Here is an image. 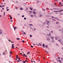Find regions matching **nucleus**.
<instances>
[{"label":"nucleus","instance_id":"f257e3e1","mask_svg":"<svg viewBox=\"0 0 63 63\" xmlns=\"http://www.w3.org/2000/svg\"><path fill=\"white\" fill-rule=\"evenodd\" d=\"M58 41L60 43H61L62 45H63V41L61 39H60L58 40Z\"/></svg>","mask_w":63,"mask_h":63},{"label":"nucleus","instance_id":"f03ea898","mask_svg":"<svg viewBox=\"0 0 63 63\" xmlns=\"http://www.w3.org/2000/svg\"><path fill=\"white\" fill-rule=\"evenodd\" d=\"M14 44H13L12 45V48H15V47H14Z\"/></svg>","mask_w":63,"mask_h":63},{"label":"nucleus","instance_id":"7ed1b4c3","mask_svg":"<svg viewBox=\"0 0 63 63\" xmlns=\"http://www.w3.org/2000/svg\"><path fill=\"white\" fill-rule=\"evenodd\" d=\"M62 11H63V10H60L59 11V13H61V12H62Z\"/></svg>","mask_w":63,"mask_h":63},{"label":"nucleus","instance_id":"20e7f679","mask_svg":"<svg viewBox=\"0 0 63 63\" xmlns=\"http://www.w3.org/2000/svg\"><path fill=\"white\" fill-rule=\"evenodd\" d=\"M50 23V22L49 21H48L47 23V24H48V23Z\"/></svg>","mask_w":63,"mask_h":63},{"label":"nucleus","instance_id":"39448f33","mask_svg":"<svg viewBox=\"0 0 63 63\" xmlns=\"http://www.w3.org/2000/svg\"><path fill=\"white\" fill-rule=\"evenodd\" d=\"M30 26H32L33 27V25L32 24H29Z\"/></svg>","mask_w":63,"mask_h":63},{"label":"nucleus","instance_id":"423d86ee","mask_svg":"<svg viewBox=\"0 0 63 63\" xmlns=\"http://www.w3.org/2000/svg\"><path fill=\"white\" fill-rule=\"evenodd\" d=\"M58 39V37H56L55 39H56V40H57Z\"/></svg>","mask_w":63,"mask_h":63},{"label":"nucleus","instance_id":"0eeeda50","mask_svg":"<svg viewBox=\"0 0 63 63\" xmlns=\"http://www.w3.org/2000/svg\"><path fill=\"white\" fill-rule=\"evenodd\" d=\"M52 39H54V37L52 36V37H51Z\"/></svg>","mask_w":63,"mask_h":63},{"label":"nucleus","instance_id":"6e6552de","mask_svg":"<svg viewBox=\"0 0 63 63\" xmlns=\"http://www.w3.org/2000/svg\"><path fill=\"white\" fill-rule=\"evenodd\" d=\"M43 47H45V44H43Z\"/></svg>","mask_w":63,"mask_h":63},{"label":"nucleus","instance_id":"1a4fd4ad","mask_svg":"<svg viewBox=\"0 0 63 63\" xmlns=\"http://www.w3.org/2000/svg\"><path fill=\"white\" fill-rule=\"evenodd\" d=\"M17 40H20V39H19V38H16Z\"/></svg>","mask_w":63,"mask_h":63},{"label":"nucleus","instance_id":"9d476101","mask_svg":"<svg viewBox=\"0 0 63 63\" xmlns=\"http://www.w3.org/2000/svg\"><path fill=\"white\" fill-rule=\"evenodd\" d=\"M16 58H18V55H16Z\"/></svg>","mask_w":63,"mask_h":63},{"label":"nucleus","instance_id":"9b49d317","mask_svg":"<svg viewBox=\"0 0 63 63\" xmlns=\"http://www.w3.org/2000/svg\"><path fill=\"white\" fill-rule=\"evenodd\" d=\"M56 24H59V23L58 22H56Z\"/></svg>","mask_w":63,"mask_h":63},{"label":"nucleus","instance_id":"f8f14e48","mask_svg":"<svg viewBox=\"0 0 63 63\" xmlns=\"http://www.w3.org/2000/svg\"><path fill=\"white\" fill-rule=\"evenodd\" d=\"M4 6H5V5H2V8H3V7H4Z\"/></svg>","mask_w":63,"mask_h":63},{"label":"nucleus","instance_id":"ddd939ff","mask_svg":"<svg viewBox=\"0 0 63 63\" xmlns=\"http://www.w3.org/2000/svg\"><path fill=\"white\" fill-rule=\"evenodd\" d=\"M59 4H60V5H61V2H59Z\"/></svg>","mask_w":63,"mask_h":63},{"label":"nucleus","instance_id":"4468645a","mask_svg":"<svg viewBox=\"0 0 63 63\" xmlns=\"http://www.w3.org/2000/svg\"><path fill=\"white\" fill-rule=\"evenodd\" d=\"M27 54H30V52H27Z\"/></svg>","mask_w":63,"mask_h":63},{"label":"nucleus","instance_id":"2eb2a0df","mask_svg":"<svg viewBox=\"0 0 63 63\" xmlns=\"http://www.w3.org/2000/svg\"><path fill=\"white\" fill-rule=\"evenodd\" d=\"M33 14H36V13H35V12H34L33 13Z\"/></svg>","mask_w":63,"mask_h":63},{"label":"nucleus","instance_id":"dca6fc26","mask_svg":"<svg viewBox=\"0 0 63 63\" xmlns=\"http://www.w3.org/2000/svg\"><path fill=\"white\" fill-rule=\"evenodd\" d=\"M53 9H56L57 10H59V9H56L54 8H53Z\"/></svg>","mask_w":63,"mask_h":63},{"label":"nucleus","instance_id":"f3484780","mask_svg":"<svg viewBox=\"0 0 63 63\" xmlns=\"http://www.w3.org/2000/svg\"><path fill=\"white\" fill-rule=\"evenodd\" d=\"M23 63H25V61H23Z\"/></svg>","mask_w":63,"mask_h":63},{"label":"nucleus","instance_id":"a211bd4d","mask_svg":"<svg viewBox=\"0 0 63 63\" xmlns=\"http://www.w3.org/2000/svg\"><path fill=\"white\" fill-rule=\"evenodd\" d=\"M22 42H23V43H24V40L22 41Z\"/></svg>","mask_w":63,"mask_h":63},{"label":"nucleus","instance_id":"6ab92c4d","mask_svg":"<svg viewBox=\"0 0 63 63\" xmlns=\"http://www.w3.org/2000/svg\"><path fill=\"white\" fill-rule=\"evenodd\" d=\"M43 24H44V25H45V24H46V23L45 22H44L43 23Z\"/></svg>","mask_w":63,"mask_h":63},{"label":"nucleus","instance_id":"aec40b11","mask_svg":"<svg viewBox=\"0 0 63 63\" xmlns=\"http://www.w3.org/2000/svg\"><path fill=\"white\" fill-rule=\"evenodd\" d=\"M30 10H32V8H31V7H30Z\"/></svg>","mask_w":63,"mask_h":63},{"label":"nucleus","instance_id":"412c9836","mask_svg":"<svg viewBox=\"0 0 63 63\" xmlns=\"http://www.w3.org/2000/svg\"><path fill=\"white\" fill-rule=\"evenodd\" d=\"M59 61L60 62V63H61V61L59 60Z\"/></svg>","mask_w":63,"mask_h":63},{"label":"nucleus","instance_id":"4be33fe9","mask_svg":"<svg viewBox=\"0 0 63 63\" xmlns=\"http://www.w3.org/2000/svg\"><path fill=\"white\" fill-rule=\"evenodd\" d=\"M54 12H58V11H54Z\"/></svg>","mask_w":63,"mask_h":63},{"label":"nucleus","instance_id":"5701e85b","mask_svg":"<svg viewBox=\"0 0 63 63\" xmlns=\"http://www.w3.org/2000/svg\"><path fill=\"white\" fill-rule=\"evenodd\" d=\"M31 17H33V16L32 15H31Z\"/></svg>","mask_w":63,"mask_h":63},{"label":"nucleus","instance_id":"b1692460","mask_svg":"<svg viewBox=\"0 0 63 63\" xmlns=\"http://www.w3.org/2000/svg\"><path fill=\"white\" fill-rule=\"evenodd\" d=\"M31 47H32V48H33V46H32V45H31Z\"/></svg>","mask_w":63,"mask_h":63},{"label":"nucleus","instance_id":"393cba45","mask_svg":"<svg viewBox=\"0 0 63 63\" xmlns=\"http://www.w3.org/2000/svg\"><path fill=\"white\" fill-rule=\"evenodd\" d=\"M15 9H17V10H18V8H17L16 7H15Z\"/></svg>","mask_w":63,"mask_h":63},{"label":"nucleus","instance_id":"a878e982","mask_svg":"<svg viewBox=\"0 0 63 63\" xmlns=\"http://www.w3.org/2000/svg\"><path fill=\"white\" fill-rule=\"evenodd\" d=\"M52 18H54V17L53 16H52Z\"/></svg>","mask_w":63,"mask_h":63},{"label":"nucleus","instance_id":"bb28decb","mask_svg":"<svg viewBox=\"0 0 63 63\" xmlns=\"http://www.w3.org/2000/svg\"><path fill=\"white\" fill-rule=\"evenodd\" d=\"M60 57H58V59H60Z\"/></svg>","mask_w":63,"mask_h":63},{"label":"nucleus","instance_id":"cd10ccee","mask_svg":"<svg viewBox=\"0 0 63 63\" xmlns=\"http://www.w3.org/2000/svg\"><path fill=\"white\" fill-rule=\"evenodd\" d=\"M5 12H4V16H5Z\"/></svg>","mask_w":63,"mask_h":63},{"label":"nucleus","instance_id":"c85d7f7f","mask_svg":"<svg viewBox=\"0 0 63 63\" xmlns=\"http://www.w3.org/2000/svg\"><path fill=\"white\" fill-rule=\"evenodd\" d=\"M42 15H40V17H42Z\"/></svg>","mask_w":63,"mask_h":63},{"label":"nucleus","instance_id":"c756f323","mask_svg":"<svg viewBox=\"0 0 63 63\" xmlns=\"http://www.w3.org/2000/svg\"><path fill=\"white\" fill-rule=\"evenodd\" d=\"M7 11H9V9H7L6 10Z\"/></svg>","mask_w":63,"mask_h":63},{"label":"nucleus","instance_id":"7c9ffc66","mask_svg":"<svg viewBox=\"0 0 63 63\" xmlns=\"http://www.w3.org/2000/svg\"><path fill=\"white\" fill-rule=\"evenodd\" d=\"M12 19V17H10V19Z\"/></svg>","mask_w":63,"mask_h":63},{"label":"nucleus","instance_id":"2f4dec72","mask_svg":"<svg viewBox=\"0 0 63 63\" xmlns=\"http://www.w3.org/2000/svg\"><path fill=\"white\" fill-rule=\"evenodd\" d=\"M0 34H2V32H0Z\"/></svg>","mask_w":63,"mask_h":63},{"label":"nucleus","instance_id":"473e14b6","mask_svg":"<svg viewBox=\"0 0 63 63\" xmlns=\"http://www.w3.org/2000/svg\"><path fill=\"white\" fill-rule=\"evenodd\" d=\"M26 18L25 17L24 18V19H25V20H26Z\"/></svg>","mask_w":63,"mask_h":63},{"label":"nucleus","instance_id":"72a5a7b5","mask_svg":"<svg viewBox=\"0 0 63 63\" xmlns=\"http://www.w3.org/2000/svg\"><path fill=\"white\" fill-rule=\"evenodd\" d=\"M32 35H30V37H32Z\"/></svg>","mask_w":63,"mask_h":63},{"label":"nucleus","instance_id":"f704fd0d","mask_svg":"<svg viewBox=\"0 0 63 63\" xmlns=\"http://www.w3.org/2000/svg\"><path fill=\"white\" fill-rule=\"evenodd\" d=\"M56 46H58V44H56Z\"/></svg>","mask_w":63,"mask_h":63},{"label":"nucleus","instance_id":"c9c22d12","mask_svg":"<svg viewBox=\"0 0 63 63\" xmlns=\"http://www.w3.org/2000/svg\"><path fill=\"white\" fill-rule=\"evenodd\" d=\"M24 34H26V33H25V32H24Z\"/></svg>","mask_w":63,"mask_h":63},{"label":"nucleus","instance_id":"e433bc0d","mask_svg":"<svg viewBox=\"0 0 63 63\" xmlns=\"http://www.w3.org/2000/svg\"><path fill=\"white\" fill-rule=\"evenodd\" d=\"M55 19H58V18H56V17H55Z\"/></svg>","mask_w":63,"mask_h":63},{"label":"nucleus","instance_id":"4c0bfd02","mask_svg":"<svg viewBox=\"0 0 63 63\" xmlns=\"http://www.w3.org/2000/svg\"><path fill=\"white\" fill-rule=\"evenodd\" d=\"M20 9L21 10H23V9H22V8H21Z\"/></svg>","mask_w":63,"mask_h":63},{"label":"nucleus","instance_id":"58836bf2","mask_svg":"<svg viewBox=\"0 0 63 63\" xmlns=\"http://www.w3.org/2000/svg\"><path fill=\"white\" fill-rule=\"evenodd\" d=\"M11 43H12V44H13V43H14V42H13L12 41H11Z\"/></svg>","mask_w":63,"mask_h":63},{"label":"nucleus","instance_id":"ea45409f","mask_svg":"<svg viewBox=\"0 0 63 63\" xmlns=\"http://www.w3.org/2000/svg\"><path fill=\"white\" fill-rule=\"evenodd\" d=\"M45 47H47V45H46L45 46Z\"/></svg>","mask_w":63,"mask_h":63},{"label":"nucleus","instance_id":"a19ab883","mask_svg":"<svg viewBox=\"0 0 63 63\" xmlns=\"http://www.w3.org/2000/svg\"><path fill=\"white\" fill-rule=\"evenodd\" d=\"M24 15H22V17H24Z\"/></svg>","mask_w":63,"mask_h":63},{"label":"nucleus","instance_id":"79ce46f5","mask_svg":"<svg viewBox=\"0 0 63 63\" xmlns=\"http://www.w3.org/2000/svg\"><path fill=\"white\" fill-rule=\"evenodd\" d=\"M46 52H47V53H48V52L46 51Z\"/></svg>","mask_w":63,"mask_h":63},{"label":"nucleus","instance_id":"37998d69","mask_svg":"<svg viewBox=\"0 0 63 63\" xmlns=\"http://www.w3.org/2000/svg\"><path fill=\"white\" fill-rule=\"evenodd\" d=\"M26 10H28V8H26Z\"/></svg>","mask_w":63,"mask_h":63},{"label":"nucleus","instance_id":"c03bdc74","mask_svg":"<svg viewBox=\"0 0 63 63\" xmlns=\"http://www.w3.org/2000/svg\"><path fill=\"white\" fill-rule=\"evenodd\" d=\"M51 33H53V31H51Z\"/></svg>","mask_w":63,"mask_h":63},{"label":"nucleus","instance_id":"a18cd8bd","mask_svg":"<svg viewBox=\"0 0 63 63\" xmlns=\"http://www.w3.org/2000/svg\"><path fill=\"white\" fill-rule=\"evenodd\" d=\"M39 46H41V44H39Z\"/></svg>","mask_w":63,"mask_h":63},{"label":"nucleus","instance_id":"49530a36","mask_svg":"<svg viewBox=\"0 0 63 63\" xmlns=\"http://www.w3.org/2000/svg\"><path fill=\"white\" fill-rule=\"evenodd\" d=\"M18 59H19V60L20 61V59H19V58H18Z\"/></svg>","mask_w":63,"mask_h":63},{"label":"nucleus","instance_id":"de8ad7c7","mask_svg":"<svg viewBox=\"0 0 63 63\" xmlns=\"http://www.w3.org/2000/svg\"><path fill=\"white\" fill-rule=\"evenodd\" d=\"M47 28H49V27H48V26H47Z\"/></svg>","mask_w":63,"mask_h":63},{"label":"nucleus","instance_id":"09e8293b","mask_svg":"<svg viewBox=\"0 0 63 63\" xmlns=\"http://www.w3.org/2000/svg\"><path fill=\"white\" fill-rule=\"evenodd\" d=\"M60 14H62L61 15H63V13H60Z\"/></svg>","mask_w":63,"mask_h":63},{"label":"nucleus","instance_id":"8fccbe9b","mask_svg":"<svg viewBox=\"0 0 63 63\" xmlns=\"http://www.w3.org/2000/svg\"><path fill=\"white\" fill-rule=\"evenodd\" d=\"M23 54V55H25V56H26V55H25V54Z\"/></svg>","mask_w":63,"mask_h":63},{"label":"nucleus","instance_id":"3c124183","mask_svg":"<svg viewBox=\"0 0 63 63\" xmlns=\"http://www.w3.org/2000/svg\"><path fill=\"white\" fill-rule=\"evenodd\" d=\"M9 16H10V17H11V16L9 15Z\"/></svg>","mask_w":63,"mask_h":63},{"label":"nucleus","instance_id":"603ef678","mask_svg":"<svg viewBox=\"0 0 63 63\" xmlns=\"http://www.w3.org/2000/svg\"><path fill=\"white\" fill-rule=\"evenodd\" d=\"M31 61L32 62V63H33V61H32V60H31Z\"/></svg>","mask_w":63,"mask_h":63},{"label":"nucleus","instance_id":"864d4df0","mask_svg":"<svg viewBox=\"0 0 63 63\" xmlns=\"http://www.w3.org/2000/svg\"><path fill=\"white\" fill-rule=\"evenodd\" d=\"M14 30H16V28H14Z\"/></svg>","mask_w":63,"mask_h":63},{"label":"nucleus","instance_id":"5fc2aeb1","mask_svg":"<svg viewBox=\"0 0 63 63\" xmlns=\"http://www.w3.org/2000/svg\"><path fill=\"white\" fill-rule=\"evenodd\" d=\"M4 54H5V53H3V55H4Z\"/></svg>","mask_w":63,"mask_h":63},{"label":"nucleus","instance_id":"6e6d98bb","mask_svg":"<svg viewBox=\"0 0 63 63\" xmlns=\"http://www.w3.org/2000/svg\"><path fill=\"white\" fill-rule=\"evenodd\" d=\"M2 31L1 30H0V32H2Z\"/></svg>","mask_w":63,"mask_h":63},{"label":"nucleus","instance_id":"4d7b16f0","mask_svg":"<svg viewBox=\"0 0 63 63\" xmlns=\"http://www.w3.org/2000/svg\"><path fill=\"white\" fill-rule=\"evenodd\" d=\"M0 7H1V8H2V6L0 5Z\"/></svg>","mask_w":63,"mask_h":63},{"label":"nucleus","instance_id":"13d9d810","mask_svg":"<svg viewBox=\"0 0 63 63\" xmlns=\"http://www.w3.org/2000/svg\"><path fill=\"white\" fill-rule=\"evenodd\" d=\"M37 3H39V1H37Z\"/></svg>","mask_w":63,"mask_h":63},{"label":"nucleus","instance_id":"bf43d9fd","mask_svg":"<svg viewBox=\"0 0 63 63\" xmlns=\"http://www.w3.org/2000/svg\"><path fill=\"white\" fill-rule=\"evenodd\" d=\"M17 62H19V60H18L17 61Z\"/></svg>","mask_w":63,"mask_h":63},{"label":"nucleus","instance_id":"052dcab7","mask_svg":"<svg viewBox=\"0 0 63 63\" xmlns=\"http://www.w3.org/2000/svg\"><path fill=\"white\" fill-rule=\"evenodd\" d=\"M61 27V26H58V27Z\"/></svg>","mask_w":63,"mask_h":63},{"label":"nucleus","instance_id":"680f3d73","mask_svg":"<svg viewBox=\"0 0 63 63\" xmlns=\"http://www.w3.org/2000/svg\"><path fill=\"white\" fill-rule=\"evenodd\" d=\"M50 10H53V9H50Z\"/></svg>","mask_w":63,"mask_h":63},{"label":"nucleus","instance_id":"e2e57ef3","mask_svg":"<svg viewBox=\"0 0 63 63\" xmlns=\"http://www.w3.org/2000/svg\"><path fill=\"white\" fill-rule=\"evenodd\" d=\"M49 35H51V34L49 33Z\"/></svg>","mask_w":63,"mask_h":63},{"label":"nucleus","instance_id":"0e129e2a","mask_svg":"<svg viewBox=\"0 0 63 63\" xmlns=\"http://www.w3.org/2000/svg\"><path fill=\"white\" fill-rule=\"evenodd\" d=\"M43 11H45V9H44L43 10Z\"/></svg>","mask_w":63,"mask_h":63},{"label":"nucleus","instance_id":"69168bd1","mask_svg":"<svg viewBox=\"0 0 63 63\" xmlns=\"http://www.w3.org/2000/svg\"><path fill=\"white\" fill-rule=\"evenodd\" d=\"M13 27L14 28H15V27L14 26H13Z\"/></svg>","mask_w":63,"mask_h":63},{"label":"nucleus","instance_id":"338daca9","mask_svg":"<svg viewBox=\"0 0 63 63\" xmlns=\"http://www.w3.org/2000/svg\"><path fill=\"white\" fill-rule=\"evenodd\" d=\"M47 40H48V38H47Z\"/></svg>","mask_w":63,"mask_h":63},{"label":"nucleus","instance_id":"774afa93","mask_svg":"<svg viewBox=\"0 0 63 63\" xmlns=\"http://www.w3.org/2000/svg\"><path fill=\"white\" fill-rule=\"evenodd\" d=\"M0 17H1V15H0Z\"/></svg>","mask_w":63,"mask_h":63}]
</instances>
